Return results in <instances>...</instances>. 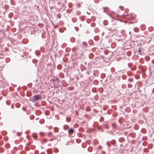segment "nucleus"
Instances as JSON below:
<instances>
[{"label": "nucleus", "instance_id": "nucleus-1", "mask_svg": "<svg viewBox=\"0 0 154 154\" xmlns=\"http://www.w3.org/2000/svg\"><path fill=\"white\" fill-rule=\"evenodd\" d=\"M40 98L41 97L39 94L35 95L33 96L30 100L32 102H34L36 100L40 99Z\"/></svg>", "mask_w": 154, "mask_h": 154}, {"label": "nucleus", "instance_id": "nucleus-2", "mask_svg": "<svg viewBox=\"0 0 154 154\" xmlns=\"http://www.w3.org/2000/svg\"><path fill=\"white\" fill-rule=\"evenodd\" d=\"M74 131V130L73 128H70L68 131V133L69 134H72Z\"/></svg>", "mask_w": 154, "mask_h": 154}, {"label": "nucleus", "instance_id": "nucleus-3", "mask_svg": "<svg viewBox=\"0 0 154 154\" xmlns=\"http://www.w3.org/2000/svg\"><path fill=\"white\" fill-rule=\"evenodd\" d=\"M112 127L113 129L115 130L116 127V124L115 123H113L112 125Z\"/></svg>", "mask_w": 154, "mask_h": 154}, {"label": "nucleus", "instance_id": "nucleus-4", "mask_svg": "<svg viewBox=\"0 0 154 154\" xmlns=\"http://www.w3.org/2000/svg\"><path fill=\"white\" fill-rule=\"evenodd\" d=\"M64 134L63 132H61L57 136H58L59 137H62V136H64Z\"/></svg>", "mask_w": 154, "mask_h": 154}, {"label": "nucleus", "instance_id": "nucleus-5", "mask_svg": "<svg viewBox=\"0 0 154 154\" xmlns=\"http://www.w3.org/2000/svg\"><path fill=\"white\" fill-rule=\"evenodd\" d=\"M47 134L48 136L51 137L52 135V133L51 132H50L48 133Z\"/></svg>", "mask_w": 154, "mask_h": 154}, {"label": "nucleus", "instance_id": "nucleus-6", "mask_svg": "<svg viewBox=\"0 0 154 154\" xmlns=\"http://www.w3.org/2000/svg\"><path fill=\"white\" fill-rule=\"evenodd\" d=\"M63 128L64 130H66L68 128V126L67 125H65L63 127Z\"/></svg>", "mask_w": 154, "mask_h": 154}, {"label": "nucleus", "instance_id": "nucleus-7", "mask_svg": "<svg viewBox=\"0 0 154 154\" xmlns=\"http://www.w3.org/2000/svg\"><path fill=\"white\" fill-rule=\"evenodd\" d=\"M52 152L50 149H48L47 150V152L48 153L50 154Z\"/></svg>", "mask_w": 154, "mask_h": 154}, {"label": "nucleus", "instance_id": "nucleus-8", "mask_svg": "<svg viewBox=\"0 0 154 154\" xmlns=\"http://www.w3.org/2000/svg\"><path fill=\"white\" fill-rule=\"evenodd\" d=\"M54 131L55 132H57L58 131V128L56 127H55L54 128Z\"/></svg>", "mask_w": 154, "mask_h": 154}, {"label": "nucleus", "instance_id": "nucleus-9", "mask_svg": "<svg viewBox=\"0 0 154 154\" xmlns=\"http://www.w3.org/2000/svg\"><path fill=\"white\" fill-rule=\"evenodd\" d=\"M93 54H91L89 55V57L90 59H91L93 58Z\"/></svg>", "mask_w": 154, "mask_h": 154}, {"label": "nucleus", "instance_id": "nucleus-10", "mask_svg": "<svg viewBox=\"0 0 154 154\" xmlns=\"http://www.w3.org/2000/svg\"><path fill=\"white\" fill-rule=\"evenodd\" d=\"M103 23L104 24V25H106L107 24H108V23H107V22L106 21V20H105V21H104L103 22Z\"/></svg>", "mask_w": 154, "mask_h": 154}, {"label": "nucleus", "instance_id": "nucleus-11", "mask_svg": "<svg viewBox=\"0 0 154 154\" xmlns=\"http://www.w3.org/2000/svg\"><path fill=\"white\" fill-rule=\"evenodd\" d=\"M104 128L106 129H108L109 128V126L107 124H105L104 125Z\"/></svg>", "mask_w": 154, "mask_h": 154}, {"label": "nucleus", "instance_id": "nucleus-12", "mask_svg": "<svg viewBox=\"0 0 154 154\" xmlns=\"http://www.w3.org/2000/svg\"><path fill=\"white\" fill-rule=\"evenodd\" d=\"M57 68L58 69H61V65H58V66H57Z\"/></svg>", "mask_w": 154, "mask_h": 154}, {"label": "nucleus", "instance_id": "nucleus-13", "mask_svg": "<svg viewBox=\"0 0 154 154\" xmlns=\"http://www.w3.org/2000/svg\"><path fill=\"white\" fill-rule=\"evenodd\" d=\"M138 52V54H141L140 53L141 51V50L140 49V48H139L138 50L137 51Z\"/></svg>", "mask_w": 154, "mask_h": 154}, {"label": "nucleus", "instance_id": "nucleus-14", "mask_svg": "<svg viewBox=\"0 0 154 154\" xmlns=\"http://www.w3.org/2000/svg\"><path fill=\"white\" fill-rule=\"evenodd\" d=\"M128 81L130 82H131L133 81V79H128Z\"/></svg>", "mask_w": 154, "mask_h": 154}, {"label": "nucleus", "instance_id": "nucleus-15", "mask_svg": "<svg viewBox=\"0 0 154 154\" xmlns=\"http://www.w3.org/2000/svg\"><path fill=\"white\" fill-rule=\"evenodd\" d=\"M132 65L131 63H128V67H131V65Z\"/></svg>", "mask_w": 154, "mask_h": 154}, {"label": "nucleus", "instance_id": "nucleus-16", "mask_svg": "<svg viewBox=\"0 0 154 154\" xmlns=\"http://www.w3.org/2000/svg\"><path fill=\"white\" fill-rule=\"evenodd\" d=\"M75 30L77 31H78L79 30V28H78V27H75Z\"/></svg>", "mask_w": 154, "mask_h": 154}, {"label": "nucleus", "instance_id": "nucleus-17", "mask_svg": "<svg viewBox=\"0 0 154 154\" xmlns=\"http://www.w3.org/2000/svg\"><path fill=\"white\" fill-rule=\"evenodd\" d=\"M103 9H104V10L103 11L104 12H105V9H107V8H107V7H103Z\"/></svg>", "mask_w": 154, "mask_h": 154}, {"label": "nucleus", "instance_id": "nucleus-18", "mask_svg": "<svg viewBox=\"0 0 154 154\" xmlns=\"http://www.w3.org/2000/svg\"><path fill=\"white\" fill-rule=\"evenodd\" d=\"M32 85V83H30V84H28V86H31Z\"/></svg>", "mask_w": 154, "mask_h": 154}, {"label": "nucleus", "instance_id": "nucleus-19", "mask_svg": "<svg viewBox=\"0 0 154 154\" xmlns=\"http://www.w3.org/2000/svg\"><path fill=\"white\" fill-rule=\"evenodd\" d=\"M58 152V149H57L54 152L55 153H57V152Z\"/></svg>", "mask_w": 154, "mask_h": 154}, {"label": "nucleus", "instance_id": "nucleus-20", "mask_svg": "<svg viewBox=\"0 0 154 154\" xmlns=\"http://www.w3.org/2000/svg\"><path fill=\"white\" fill-rule=\"evenodd\" d=\"M20 135V133H17V135L18 136H19Z\"/></svg>", "mask_w": 154, "mask_h": 154}, {"label": "nucleus", "instance_id": "nucleus-21", "mask_svg": "<svg viewBox=\"0 0 154 154\" xmlns=\"http://www.w3.org/2000/svg\"><path fill=\"white\" fill-rule=\"evenodd\" d=\"M33 137L34 138L36 139L37 138V137L35 135L34 136H33Z\"/></svg>", "mask_w": 154, "mask_h": 154}, {"label": "nucleus", "instance_id": "nucleus-22", "mask_svg": "<svg viewBox=\"0 0 154 154\" xmlns=\"http://www.w3.org/2000/svg\"><path fill=\"white\" fill-rule=\"evenodd\" d=\"M54 140V139H50V141H53Z\"/></svg>", "mask_w": 154, "mask_h": 154}, {"label": "nucleus", "instance_id": "nucleus-23", "mask_svg": "<svg viewBox=\"0 0 154 154\" xmlns=\"http://www.w3.org/2000/svg\"><path fill=\"white\" fill-rule=\"evenodd\" d=\"M106 133L109 134H111V131H107Z\"/></svg>", "mask_w": 154, "mask_h": 154}, {"label": "nucleus", "instance_id": "nucleus-24", "mask_svg": "<svg viewBox=\"0 0 154 154\" xmlns=\"http://www.w3.org/2000/svg\"><path fill=\"white\" fill-rule=\"evenodd\" d=\"M82 44H83V45H85V44H86V43H85V42H82Z\"/></svg>", "mask_w": 154, "mask_h": 154}, {"label": "nucleus", "instance_id": "nucleus-25", "mask_svg": "<svg viewBox=\"0 0 154 154\" xmlns=\"http://www.w3.org/2000/svg\"><path fill=\"white\" fill-rule=\"evenodd\" d=\"M66 121L68 122H69V121H70V120L69 119V120H67V118L66 119Z\"/></svg>", "mask_w": 154, "mask_h": 154}, {"label": "nucleus", "instance_id": "nucleus-26", "mask_svg": "<svg viewBox=\"0 0 154 154\" xmlns=\"http://www.w3.org/2000/svg\"><path fill=\"white\" fill-rule=\"evenodd\" d=\"M52 128V127L51 126H50L48 127L49 129H51Z\"/></svg>", "mask_w": 154, "mask_h": 154}, {"label": "nucleus", "instance_id": "nucleus-27", "mask_svg": "<svg viewBox=\"0 0 154 154\" xmlns=\"http://www.w3.org/2000/svg\"><path fill=\"white\" fill-rule=\"evenodd\" d=\"M108 30H110V31H112V29L111 28H109V29H108Z\"/></svg>", "mask_w": 154, "mask_h": 154}, {"label": "nucleus", "instance_id": "nucleus-28", "mask_svg": "<svg viewBox=\"0 0 154 154\" xmlns=\"http://www.w3.org/2000/svg\"><path fill=\"white\" fill-rule=\"evenodd\" d=\"M44 141L45 142H46L47 141V139H44Z\"/></svg>", "mask_w": 154, "mask_h": 154}, {"label": "nucleus", "instance_id": "nucleus-29", "mask_svg": "<svg viewBox=\"0 0 154 154\" xmlns=\"http://www.w3.org/2000/svg\"><path fill=\"white\" fill-rule=\"evenodd\" d=\"M40 135H42V134H43V133H42V132H41V133H40Z\"/></svg>", "mask_w": 154, "mask_h": 154}, {"label": "nucleus", "instance_id": "nucleus-30", "mask_svg": "<svg viewBox=\"0 0 154 154\" xmlns=\"http://www.w3.org/2000/svg\"><path fill=\"white\" fill-rule=\"evenodd\" d=\"M108 15H109L112 18V17L110 15L108 14Z\"/></svg>", "mask_w": 154, "mask_h": 154}, {"label": "nucleus", "instance_id": "nucleus-31", "mask_svg": "<svg viewBox=\"0 0 154 154\" xmlns=\"http://www.w3.org/2000/svg\"><path fill=\"white\" fill-rule=\"evenodd\" d=\"M119 8H123L122 7H121V6H119Z\"/></svg>", "mask_w": 154, "mask_h": 154}, {"label": "nucleus", "instance_id": "nucleus-32", "mask_svg": "<svg viewBox=\"0 0 154 154\" xmlns=\"http://www.w3.org/2000/svg\"><path fill=\"white\" fill-rule=\"evenodd\" d=\"M104 34V32H103V33H102V35H103Z\"/></svg>", "mask_w": 154, "mask_h": 154}, {"label": "nucleus", "instance_id": "nucleus-33", "mask_svg": "<svg viewBox=\"0 0 154 154\" xmlns=\"http://www.w3.org/2000/svg\"><path fill=\"white\" fill-rule=\"evenodd\" d=\"M107 145H108V146H109L108 144V142H107Z\"/></svg>", "mask_w": 154, "mask_h": 154}, {"label": "nucleus", "instance_id": "nucleus-34", "mask_svg": "<svg viewBox=\"0 0 154 154\" xmlns=\"http://www.w3.org/2000/svg\"><path fill=\"white\" fill-rule=\"evenodd\" d=\"M101 131L102 132H103V131L102 129H101Z\"/></svg>", "mask_w": 154, "mask_h": 154}, {"label": "nucleus", "instance_id": "nucleus-35", "mask_svg": "<svg viewBox=\"0 0 154 154\" xmlns=\"http://www.w3.org/2000/svg\"><path fill=\"white\" fill-rule=\"evenodd\" d=\"M21 57H23V55H21Z\"/></svg>", "mask_w": 154, "mask_h": 154}, {"label": "nucleus", "instance_id": "nucleus-36", "mask_svg": "<svg viewBox=\"0 0 154 154\" xmlns=\"http://www.w3.org/2000/svg\"><path fill=\"white\" fill-rule=\"evenodd\" d=\"M129 85H128V87H129Z\"/></svg>", "mask_w": 154, "mask_h": 154}]
</instances>
